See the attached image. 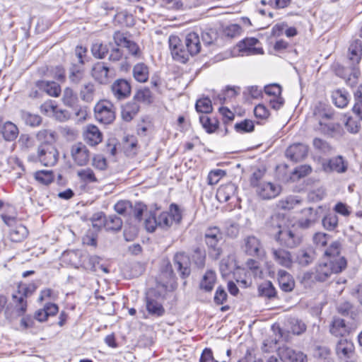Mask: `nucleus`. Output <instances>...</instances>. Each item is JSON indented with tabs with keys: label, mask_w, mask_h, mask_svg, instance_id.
Segmentation results:
<instances>
[{
	"label": "nucleus",
	"mask_w": 362,
	"mask_h": 362,
	"mask_svg": "<svg viewBox=\"0 0 362 362\" xmlns=\"http://www.w3.org/2000/svg\"><path fill=\"white\" fill-rule=\"evenodd\" d=\"M95 117L101 123L110 124L115 118L113 105L107 100L98 103L94 107Z\"/></svg>",
	"instance_id": "nucleus-8"
},
{
	"label": "nucleus",
	"mask_w": 362,
	"mask_h": 362,
	"mask_svg": "<svg viewBox=\"0 0 362 362\" xmlns=\"http://www.w3.org/2000/svg\"><path fill=\"white\" fill-rule=\"evenodd\" d=\"M237 187L232 182L221 185L217 190L216 198L220 202H228L235 195Z\"/></svg>",
	"instance_id": "nucleus-28"
},
{
	"label": "nucleus",
	"mask_w": 362,
	"mask_h": 362,
	"mask_svg": "<svg viewBox=\"0 0 362 362\" xmlns=\"http://www.w3.org/2000/svg\"><path fill=\"white\" fill-rule=\"evenodd\" d=\"M71 156L74 163L78 166L86 165L90 160V152L87 147L81 143L72 146Z\"/></svg>",
	"instance_id": "nucleus-13"
},
{
	"label": "nucleus",
	"mask_w": 362,
	"mask_h": 362,
	"mask_svg": "<svg viewBox=\"0 0 362 362\" xmlns=\"http://www.w3.org/2000/svg\"><path fill=\"white\" fill-rule=\"evenodd\" d=\"M26 298L19 291H16L12 294V300L18 315H23L27 310Z\"/></svg>",
	"instance_id": "nucleus-33"
},
{
	"label": "nucleus",
	"mask_w": 362,
	"mask_h": 362,
	"mask_svg": "<svg viewBox=\"0 0 362 362\" xmlns=\"http://www.w3.org/2000/svg\"><path fill=\"white\" fill-rule=\"evenodd\" d=\"M272 255L274 260L279 265L291 268L293 264L291 253L283 248H272Z\"/></svg>",
	"instance_id": "nucleus-21"
},
{
	"label": "nucleus",
	"mask_w": 362,
	"mask_h": 362,
	"mask_svg": "<svg viewBox=\"0 0 362 362\" xmlns=\"http://www.w3.org/2000/svg\"><path fill=\"white\" fill-rule=\"evenodd\" d=\"M341 244L338 241H334L330 244V245L325 251V256L327 257V260L332 262H337L339 258H345L341 256Z\"/></svg>",
	"instance_id": "nucleus-32"
},
{
	"label": "nucleus",
	"mask_w": 362,
	"mask_h": 362,
	"mask_svg": "<svg viewBox=\"0 0 362 362\" xmlns=\"http://www.w3.org/2000/svg\"><path fill=\"white\" fill-rule=\"evenodd\" d=\"M264 175V170H262L260 169H257L253 172L252 174V176L250 177V185L255 188L257 186L262 183L263 182H261V180Z\"/></svg>",
	"instance_id": "nucleus-61"
},
{
	"label": "nucleus",
	"mask_w": 362,
	"mask_h": 362,
	"mask_svg": "<svg viewBox=\"0 0 362 362\" xmlns=\"http://www.w3.org/2000/svg\"><path fill=\"white\" fill-rule=\"evenodd\" d=\"M281 190L279 185L270 182H263L255 187L257 194L262 199H271L277 197Z\"/></svg>",
	"instance_id": "nucleus-12"
},
{
	"label": "nucleus",
	"mask_w": 362,
	"mask_h": 362,
	"mask_svg": "<svg viewBox=\"0 0 362 362\" xmlns=\"http://www.w3.org/2000/svg\"><path fill=\"white\" fill-rule=\"evenodd\" d=\"M264 92L267 95L272 97H277L281 95V86L277 83H272L264 86Z\"/></svg>",
	"instance_id": "nucleus-59"
},
{
	"label": "nucleus",
	"mask_w": 362,
	"mask_h": 362,
	"mask_svg": "<svg viewBox=\"0 0 362 362\" xmlns=\"http://www.w3.org/2000/svg\"><path fill=\"white\" fill-rule=\"evenodd\" d=\"M36 86L50 96L58 97L60 95L61 87L54 81H38Z\"/></svg>",
	"instance_id": "nucleus-29"
},
{
	"label": "nucleus",
	"mask_w": 362,
	"mask_h": 362,
	"mask_svg": "<svg viewBox=\"0 0 362 362\" xmlns=\"http://www.w3.org/2000/svg\"><path fill=\"white\" fill-rule=\"evenodd\" d=\"M36 137L37 140L42 142V144H52L55 141V132L49 129H42L39 131Z\"/></svg>",
	"instance_id": "nucleus-49"
},
{
	"label": "nucleus",
	"mask_w": 362,
	"mask_h": 362,
	"mask_svg": "<svg viewBox=\"0 0 362 362\" xmlns=\"http://www.w3.org/2000/svg\"><path fill=\"white\" fill-rule=\"evenodd\" d=\"M322 221L325 229L328 230H333L338 225V217L334 214H329L325 216Z\"/></svg>",
	"instance_id": "nucleus-52"
},
{
	"label": "nucleus",
	"mask_w": 362,
	"mask_h": 362,
	"mask_svg": "<svg viewBox=\"0 0 362 362\" xmlns=\"http://www.w3.org/2000/svg\"><path fill=\"white\" fill-rule=\"evenodd\" d=\"M133 99L138 103H151L152 102V94L148 88H143L135 93Z\"/></svg>",
	"instance_id": "nucleus-47"
},
{
	"label": "nucleus",
	"mask_w": 362,
	"mask_h": 362,
	"mask_svg": "<svg viewBox=\"0 0 362 362\" xmlns=\"http://www.w3.org/2000/svg\"><path fill=\"white\" fill-rule=\"evenodd\" d=\"M308 152V146L298 143L291 145L286 151V156L291 160L298 162L304 159Z\"/></svg>",
	"instance_id": "nucleus-18"
},
{
	"label": "nucleus",
	"mask_w": 362,
	"mask_h": 362,
	"mask_svg": "<svg viewBox=\"0 0 362 362\" xmlns=\"http://www.w3.org/2000/svg\"><path fill=\"white\" fill-rule=\"evenodd\" d=\"M313 144L315 149L322 153H328L331 150L329 144L326 141L319 138H315Z\"/></svg>",
	"instance_id": "nucleus-60"
},
{
	"label": "nucleus",
	"mask_w": 362,
	"mask_h": 362,
	"mask_svg": "<svg viewBox=\"0 0 362 362\" xmlns=\"http://www.w3.org/2000/svg\"><path fill=\"white\" fill-rule=\"evenodd\" d=\"M27 233V228L22 225H19L11 229L10 232L11 239L14 242H20L26 237Z\"/></svg>",
	"instance_id": "nucleus-50"
},
{
	"label": "nucleus",
	"mask_w": 362,
	"mask_h": 362,
	"mask_svg": "<svg viewBox=\"0 0 362 362\" xmlns=\"http://www.w3.org/2000/svg\"><path fill=\"white\" fill-rule=\"evenodd\" d=\"M291 331L294 334H301L306 329V325L301 320L296 318L291 319L289 321Z\"/></svg>",
	"instance_id": "nucleus-54"
},
{
	"label": "nucleus",
	"mask_w": 362,
	"mask_h": 362,
	"mask_svg": "<svg viewBox=\"0 0 362 362\" xmlns=\"http://www.w3.org/2000/svg\"><path fill=\"white\" fill-rule=\"evenodd\" d=\"M195 108L198 112L208 114L212 112L211 101L209 98H204L197 100Z\"/></svg>",
	"instance_id": "nucleus-48"
},
{
	"label": "nucleus",
	"mask_w": 362,
	"mask_h": 362,
	"mask_svg": "<svg viewBox=\"0 0 362 362\" xmlns=\"http://www.w3.org/2000/svg\"><path fill=\"white\" fill-rule=\"evenodd\" d=\"M337 310L340 315L350 317L352 320H355L358 315L354 305L346 300L339 303L337 306Z\"/></svg>",
	"instance_id": "nucleus-34"
},
{
	"label": "nucleus",
	"mask_w": 362,
	"mask_h": 362,
	"mask_svg": "<svg viewBox=\"0 0 362 362\" xmlns=\"http://www.w3.org/2000/svg\"><path fill=\"white\" fill-rule=\"evenodd\" d=\"M0 133L6 141H13L18 137L19 130L14 123L8 121L0 124Z\"/></svg>",
	"instance_id": "nucleus-25"
},
{
	"label": "nucleus",
	"mask_w": 362,
	"mask_h": 362,
	"mask_svg": "<svg viewBox=\"0 0 362 362\" xmlns=\"http://www.w3.org/2000/svg\"><path fill=\"white\" fill-rule=\"evenodd\" d=\"M225 175V171L220 169L211 170L208 175V184L211 185L217 184Z\"/></svg>",
	"instance_id": "nucleus-58"
},
{
	"label": "nucleus",
	"mask_w": 362,
	"mask_h": 362,
	"mask_svg": "<svg viewBox=\"0 0 362 362\" xmlns=\"http://www.w3.org/2000/svg\"><path fill=\"white\" fill-rule=\"evenodd\" d=\"M278 281L280 288L285 292L291 291L295 286V282L292 276L284 270L279 271Z\"/></svg>",
	"instance_id": "nucleus-30"
},
{
	"label": "nucleus",
	"mask_w": 362,
	"mask_h": 362,
	"mask_svg": "<svg viewBox=\"0 0 362 362\" xmlns=\"http://www.w3.org/2000/svg\"><path fill=\"white\" fill-rule=\"evenodd\" d=\"M104 226L107 230L118 231L122 228V221L116 215L104 217Z\"/></svg>",
	"instance_id": "nucleus-38"
},
{
	"label": "nucleus",
	"mask_w": 362,
	"mask_h": 362,
	"mask_svg": "<svg viewBox=\"0 0 362 362\" xmlns=\"http://www.w3.org/2000/svg\"><path fill=\"white\" fill-rule=\"evenodd\" d=\"M243 251L247 255L261 257L264 255V249L261 241L255 235L245 237L241 246Z\"/></svg>",
	"instance_id": "nucleus-9"
},
{
	"label": "nucleus",
	"mask_w": 362,
	"mask_h": 362,
	"mask_svg": "<svg viewBox=\"0 0 362 362\" xmlns=\"http://www.w3.org/2000/svg\"><path fill=\"white\" fill-rule=\"evenodd\" d=\"M300 214L301 216L298 218L297 224L303 229L313 227L320 218L317 209L313 207L302 209Z\"/></svg>",
	"instance_id": "nucleus-11"
},
{
	"label": "nucleus",
	"mask_w": 362,
	"mask_h": 362,
	"mask_svg": "<svg viewBox=\"0 0 362 362\" xmlns=\"http://www.w3.org/2000/svg\"><path fill=\"white\" fill-rule=\"evenodd\" d=\"M36 288L37 287L34 284H20L17 291L27 298L35 291Z\"/></svg>",
	"instance_id": "nucleus-63"
},
{
	"label": "nucleus",
	"mask_w": 362,
	"mask_h": 362,
	"mask_svg": "<svg viewBox=\"0 0 362 362\" xmlns=\"http://www.w3.org/2000/svg\"><path fill=\"white\" fill-rule=\"evenodd\" d=\"M90 74L98 83L107 85L115 76V70L104 62H97L92 65Z\"/></svg>",
	"instance_id": "nucleus-5"
},
{
	"label": "nucleus",
	"mask_w": 362,
	"mask_h": 362,
	"mask_svg": "<svg viewBox=\"0 0 362 362\" xmlns=\"http://www.w3.org/2000/svg\"><path fill=\"white\" fill-rule=\"evenodd\" d=\"M300 202V199L297 197L290 196L279 200L278 202V206L282 209L289 210L293 209L296 204H299Z\"/></svg>",
	"instance_id": "nucleus-51"
},
{
	"label": "nucleus",
	"mask_w": 362,
	"mask_h": 362,
	"mask_svg": "<svg viewBox=\"0 0 362 362\" xmlns=\"http://www.w3.org/2000/svg\"><path fill=\"white\" fill-rule=\"evenodd\" d=\"M77 175L81 180L86 182H95L97 178L95 176L93 171L90 168H86L78 170Z\"/></svg>",
	"instance_id": "nucleus-55"
},
{
	"label": "nucleus",
	"mask_w": 362,
	"mask_h": 362,
	"mask_svg": "<svg viewBox=\"0 0 362 362\" xmlns=\"http://www.w3.org/2000/svg\"><path fill=\"white\" fill-rule=\"evenodd\" d=\"M133 76L140 83L147 81L149 76L148 67L144 63L136 64L133 69Z\"/></svg>",
	"instance_id": "nucleus-35"
},
{
	"label": "nucleus",
	"mask_w": 362,
	"mask_h": 362,
	"mask_svg": "<svg viewBox=\"0 0 362 362\" xmlns=\"http://www.w3.org/2000/svg\"><path fill=\"white\" fill-rule=\"evenodd\" d=\"M182 219V214L179 206L175 204L170 205L169 211L161 212L157 216L158 228L168 230L174 224H178Z\"/></svg>",
	"instance_id": "nucleus-6"
},
{
	"label": "nucleus",
	"mask_w": 362,
	"mask_h": 362,
	"mask_svg": "<svg viewBox=\"0 0 362 362\" xmlns=\"http://www.w3.org/2000/svg\"><path fill=\"white\" fill-rule=\"evenodd\" d=\"M140 109L139 104L133 98L122 107V117L126 122H130L138 114Z\"/></svg>",
	"instance_id": "nucleus-26"
},
{
	"label": "nucleus",
	"mask_w": 362,
	"mask_h": 362,
	"mask_svg": "<svg viewBox=\"0 0 362 362\" xmlns=\"http://www.w3.org/2000/svg\"><path fill=\"white\" fill-rule=\"evenodd\" d=\"M329 235L324 233H316L313 238L314 244L317 247H324L327 245Z\"/></svg>",
	"instance_id": "nucleus-62"
},
{
	"label": "nucleus",
	"mask_w": 362,
	"mask_h": 362,
	"mask_svg": "<svg viewBox=\"0 0 362 362\" xmlns=\"http://www.w3.org/2000/svg\"><path fill=\"white\" fill-rule=\"evenodd\" d=\"M254 127L253 122L249 119H245L235 124V129L238 132H251L254 130Z\"/></svg>",
	"instance_id": "nucleus-56"
},
{
	"label": "nucleus",
	"mask_w": 362,
	"mask_h": 362,
	"mask_svg": "<svg viewBox=\"0 0 362 362\" xmlns=\"http://www.w3.org/2000/svg\"><path fill=\"white\" fill-rule=\"evenodd\" d=\"M227 293L221 286H218L216 291L214 298V303L217 305H222L227 300Z\"/></svg>",
	"instance_id": "nucleus-64"
},
{
	"label": "nucleus",
	"mask_w": 362,
	"mask_h": 362,
	"mask_svg": "<svg viewBox=\"0 0 362 362\" xmlns=\"http://www.w3.org/2000/svg\"><path fill=\"white\" fill-rule=\"evenodd\" d=\"M95 85L92 82L84 83L80 90V97L85 102L90 103L94 100Z\"/></svg>",
	"instance_id": "nucleus-37"
},
{
	"label": "nucleus",
	"mask_w": 362,
	"mask_h": 362,
	"mask_svg": "<svg viewBox=\"0 0 362 362\" xmlns=\"http://www.w3.org/2000/svg\"><path fill=\"white\" fill-rule=\"evenodd\" d=\"M173 263L182 278L189 276L191 272L190 262L189 257L185 252H177L174 256Z\"/></svg>",
	"instance_id": "nucleus-17"
},
{
	"label": "nucleus",
	"mask_w": 362,
	"mask_h": 362,
	"mask_svg": "<svg viewBox=\"0 0 362 362\" xmlns=\"http://www.w3.org/2000/svg\"><path fill=\"white\" fill-rule=\"evenodd\" d=\"M315 257V251L312 247L301 248L296 255V262L302 267H306L313 263Z\"/></svg>",
	"instance_id": "nucleus-23"
},
{
	"label": "nucleus",
	"mask_w": 362,
	"mask_h": 362,
	"mask_svg": "<svg viewBox=\"0 0 362 362\" xmlns=\"http://www.w3.org/2000/svg\"><path fill=\"white\" fill-rule=\"evenodd\" d=\"M330 333L335 337H345L351 332V326L339 317H334L330 325Z\"/></svg>",
	"instance_id": "nucleus-22"
},
{
	"label": "nucleus",
	"mask_w": 362,
	"mask_h": 362,
	"mask_svg": "<svg viewBox=\"0 0 362 362\" xmlns=\"http://www.w3.org/2000/svg\"><path fill=\"white\" fill-rule=\"evenodd\" d=\"M279 216L273 218V222L276 223L274 226L276 231L274 234V239L281 246L287 248H295L300 245L302 243V237L294 233L291 229L283 226L279 223Z\"/></svg>",
	"instance_id": "nucleus-2"
},
{
	"label": "nucleus",
	"mask_w": 362,
	"mask_h": 362,
	"mask_svg": "<svg viewBox=\"0 0 362 362\" xmlns=\"http://www.w3.org/2000/svg\"><path fill=\"white\" fill-rule=\"evenodd\" d=\"M35 180L42 184L47 185L53 182L54 175L52 170H39L35 173Z\"/></svg>",
	"instance_id": "nucleus-46"
},
{
	"label": "nucleus",
	"mask_w": 362,
	"mask_h": 362,
	"mask_svg": "<svg viewBox=\"0 0 362 362\" xmlns=\"http://www.w3.org/2000/svg\"><path fill=\"white\" fill-rule=\"evenodd\" d=\"M21 117L25 124L31 127H36L42 123V117L37 114H33L25 110L20 112Z\"/></svg>",
	"instance_id": "nucleus-36"
},
{
	"label": "nucleus",
	"mask_w": 362,
	"mask_h": 362,
	"mask_svg": "<svg viewBox=\"0 0 362 362\" xmlns=\"http://www.w3.org/2000/svg\"><path fill=\"white\" fill-rule=\"evenodd\" d=\"M259 44V41L255 38H246L241 41L239 45V50L242 52V55H257L264 53L262 47H257Z\"/></svg>",
	"instance_id": "nucleus-14"
},
{
	"label": "nucleus",
	"mask_w": 362,
	"mask_h": 362,
	"mask_svg": "<svg viewBox=\"0 0 362 362\" xmlns=\"http://www.w3.org/2000/svg\"><path fill=\"white\" fill-rule=\"evenodd\" d=\"M279 355L284 362H306L307 356L303 353L296 352L293 349L281 346L279 349Z\"/></svg>",
	"instance_id": "nucleus-19"
},
{
	"label": "nucleus",
	"mask_w": 362,
	"mask_h": 362,
	"mask_svg": "<svg viewBox=\"0 0 362 362\" xmlns=\"http://www.w3.org/2000/svg\"><path fill=\"white\" fill-rule=\"evenodd\" d=\"M83 136L86 143L91 146L98 145L103 140V134L98 127L92 124L85 127Z\"/></svg>",
	"instance_id": "nucleus-20"
},
{
	"label": "nucleus",
	"mask_w": 362,
	"mask_h": 362,
	"mask_svg": "<svg viewBox=\"0 0 362 362\" xmlns=\"http://www.w3.org/2000/svg\"><path fill=\"white\" fill-rule=\"evenodd\" d=\"M108 52L109 48L107 46L98 41L94 42L91 46V53L93 56L96 59H104Z\"/></svg>",
	"instance_id": "nucleus-45"
},
{
	"label": "nucleus",
	"mask_w": 362,
	"mask_h": 362,
	"mask_svg": "<svg viewBox=\"0 0 362 362\" xmlns=\"http://www.w3.org/2000/svg\"><path fill=\"white\" fill-rule=\"evenodd\" d=\"M347 261L346 258H339L337 262L325 261L319 263L315 268L314 279L317 281L324 282L332 274L341 272L346 268Z\"/></svg>",
	"instance_id": "nucleus-3"
},
{
	"label": "nucleus",
	"mask_w": 362,
	"mask_h": 362,
	"mask_svg": "<svg viewBox=\"0 0 362 362\" xmlns=\"http://www.w3.org/2000/svg\"><path fill=\"white\" fill-rule=\"evenodd\" d=\"M349 58L354 62H358L362 52V42L360 40H354L349 47Z\"/></svg>",
	"instance_id": "nucleus-44"
},
{
	"label": "nucleus",
	"mask_w": 362,
	"mask_h": 362,
	"mask_svg": "<svg viewBox=\"0 0 362 362\" xmlns=\"http://www.w3.org/2000/svg\"><path fill=\"white\" fill-rule=\"evenodd\" d=\"M332 100L338 107L343 108L349 103L348 93L344 90L337 89L332 92Z\"/></svg>",
	"instance_id": "nucleus-39"
},
{
	"label": "nucleus",
	"mask_w": 362,
	"mask_h": 362,
	"mask_svg": "<svg viewBox=\"0 0 362 362\" xmlns=\"http://www.w3.org/2000/svg\"><path fill=\"white\" fill-rule=\"evenodd\" d=\"M258 293L260 296L266 297L269 299L276 296V289L271 281H265L261 284L258 287Z\"/></svg>",
	"instance_id": "nucleus-43"
},
{
	"label": "nucleus",
	"mask_w": 362,
	"mask_h": 362,
	"mask_svg": "<svg viewBox=\"0 0 362 362\" xmlns=\"http://www.w3.org/2000/svg\"><path fill=\"white\" fill-rule=\"evenodd\" d=\"M160 276V279L166 284H170L172 281H174L175 275L170 262L167 261L163 262Z\"/></svg>",
	"instance_id": "nucleus-40"
},
{
	"label": "nucleus",
	"mask_w": 362,
	"mask_h": 362,
	"mask_svg": "<svg viewBox=\"0 0 362 362\" xmlns=\"http://www.w3.org/2000/svg\"><path fill=\"white\" fill-rule=\"evenodd\" d=\"M336 353L340 358H351L354 354V345L351 340L341 339L337 344Z\"/></svg>",
	"instance_id": "nucleus-24"
},
{
	"label": "nucleus",
	"mask_w": 362,
	"mask_h": 362,
	"mask_svg": "<svg viewBox=\"0 0 362 362\" xmlns=\"http://www.w3.org/2000/svg\"><path fill=\"white\" fill-rule=\"evenodd\" d=\"M146 309L148 313L153 316L159 317L165 314V308L160 299L154 292H149L145 298Z\"/></svg>",
	"instance_id": "nucleus-10"
},
{
	"label": "nucleus",
	"mask_w": 362,
	"mask_h": 362,
	"mask_svg": "<svg viewBox=\"0 0 362 362\" xmlns=\"http://www.w3.org/2000/svg\"><path fill=\"white\" fill-rule=\"evenodd\" d=\"M83 71L78 68L76 65L73 66L70 69L69 79L73 83H79L83 78Z\"/></svg>",
	"instance_id": "nucleus-57"
},
{
	"label": "nucleus",
	"mask_w": 362,
	"mask_h": 362,
	"mask_svg": "<svg viewBox=\"0 0 362 362\" xmlns=\"http://www.w3.org/2000/svg\"><path fill=\"white\" fill-rule=\"evenodd\" d=\"M37 156L45 166H53L58 161L59 152L52 144H42L37 148Z\"/></svg>",
	"instance_id": "nucleus-7"
},
{
	"label": "nucleus",
	"mask_w": 362,
	"mask_h": 362,
	"mask_svg": "<svg viewBox=\"0 0 362 362\" xmlns=\"http://www.w3.org/2000/svg\"><path fill=\"white\" fill-rule=\"evenodd\" d=\"M199 121L206 132L214 133L218 127V122L216 118H210L206 115L199 117Z\"/></svg>",
	"instance_id": "nucleus-42"
},
{
	"label": "nucleus",
	"mask_w": 362,
	"mask_h": 362,
	"mask_svg": "<svg viewBox=\"0 0 362 362\" xmlns=\"http://www.w3.org/2000/svg\"><path fill=\"white\" fill-rule=\"evenodd\" d=\"M185 44L186 49L180 44V40L177 36L172 35L169 37V46L173 58L182 64L189 60V56L197 54L201 49L199 37L197 33H188L185 37Z\"/></svg>",
	"instance_id": "nucleus-1"
},
{
	"label": "nucleus",
	"mask_w": 362,
	"mask_h": 362,
	"mask_svg": "<svg viewBox=\"0 0 362 362\" xmlns=\"http://www.w3.org/2000/svg\"><path fill=\"white\" fill-rule=\"evenodd\" d=\"M222 239L223 233L218 227L211 226L206 228L204 233V241L209 255L213 259H218L223 254V250L218 245Z\"/></svg>",
	"instance_id": "nucleus-4"
},
{
	"label": "nucleus",
	"mask_w": 362,
	"mask_h": 362,
	"mask_svg": "<svg viewBox=\"0 0 362 362\" xmlns=\"http://www.w3.org/2000/svg\"><path fill=\"white\" fill-rule=\"evenodd\" d=\"M322 167L323 170L327 173L336 172L337 173H344L348 169V162L344 160L343 156H337L324 163Z\"/></svg>",
	"instance_id": "nucleus-15"
},
{
	"label": "nucleus",
	"mask_w": 362,
	"mask_h": 362,
	"mask_svg": "<svg viewBox=\"0 0 362 362\" xmlns=\"http://www.w3.org/2000/svg\"><path fill=\"white\" fill-rule=\"evenodd\" d=\"M111 91L117 100H124L131 94L130 83L125 79H117L112 84Z\"/></svg>",
	"instance_id": "nucleus-16"
},
{
	"label": "nucleus",
	"mask_w": 362,
	"mask_h": 362,
	"mask_svg": "<svg viewBox=\"0 0 362 362\" xmlns=\"http://www.w3.org/2000/svg\"><path fill=\"white\" fill-rule=\"evenodd\" d=\"M315 129L324 135L333 137L340 134L341 126L338 123H325L323 121H320L315 127Z\"/></svg>",
	"instance_id": "nucleus-27"
},
{
	"label": "nucleus",
	"mask_w": 362,
	"mask_h": 362,
	"mask_svg": "<svg viewBox=\"0 0 362 362\" xmlns=\"http://www.w3.org/2000/svg\"><path fill=\"white\" fill-rule=\"evenodd\" d=\"M62 100L64 105L69 107H75L78 103L77 95L71 88H66L62 94Z\"/></svg>",
	"instance_id": "nucleus-41"
},
{
	"label": "nucleus",
	"mask_w": 362,
	"mask_h": 362,
	"mask_svg": "<svg viewBox=\"0 0 362 362\" xmlns=\"http://www.w3.org/2000/svg\"><path fill=\"white\" fill-rule=\"evenodd\" d=\"M313 115L318 122L322 121L324 119H330L333 117V113L332 111L327 110L325 108L321 106L316 107L315 108Z\"/></svg>",
	"instance_id": "nucleus-53"
},
{
	"label": "nucleus",
	"mask_w": 362,
	"mask_h": 362,
	"mask_svg": "<svg viewBox=\"0 0 362 362\" xmlns=\"http://www.w3.org/2000/svg\"><path fill=\"white\" fill-rule=\"evenodd\" d=\"M216 279V273L214 271H206L200 281L199 288L206 292L211 291L214 288Z\"/></svg>",
	"instance_id": "nucleus-31"
}]
</instances>
